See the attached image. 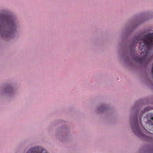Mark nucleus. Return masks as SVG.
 <instances>
[{"instance_id":"39448f33","label":"nucleus","mask_w":153,"mask_h":153,"mask_svg":"<svg viewBox=\"0 0 153 153\" xmlns=\"http://www.w3.org/2000/svg\"><path fill=\"white\" fill-rule=\"evenodd\" d=\"M145 118L147 120V123L149 125H152L153 121V115L151 113H149L146 115V117Z\"/></svg>"},{"instance_id":"20e7f679","label":"nucleus","mask_w":153,"mask_h":153,"mask_svg":"<svg viewBox=\"0 0 153 153\" xmlns=\"http://www.w3.org/2000/svg\"><path fill=\"white\" fill-rule=\"evenodd\" d=\"M27 153H48L47 151L40 147H32L29 150Z\"/></svg>"},{"instance_id":"1a4fd4ad","label":"nucleus","mask_w":153,"mask_h":153,"mask_svg":"<svg viewBox=\"0 0 153 153\" xmlns=\"http://www.w3.org/2000/svg\"><path fill=\"white\" fill-rule=\"evenodd\" d=\"M136 124H137V120H136Z\"/></svg>"},{"instance_id":"7ed1b4c3","label":"nucleus","mask_w":153,"mask_h":153,"mask_svg":"<svg viewBox=\"0 0 153 153\" xmlns=\"http://www.w3.org/2000/svg\"><path fill=\"white\" fill-rule=\"evenodd\" d=\"M132 129L133 132L137 135L142 137L143 139L147 141H150L152 140V136L150 135L149 136H147L142 134L137 124H136L135 126H133L132 127Z\"/></svg>"},{"instance_id":"f03ea898","label":"nucleus","mask_w":153,"mask_h":153,"mask_svg":"<svg viewBox=\"0 0 153 153\" xmlns=\"http://www.w3.org/2000/svg\"><path fill=\"white\" fill-rule=\"evenodd\" d=\"M16 27V22L11 16L0 13V30H3L1 35L3 37L12 36Z\"/></svg>"},{"instance_id":"f257e3e1","label":"nucleus","mask_w":153,"mask_h":153,"mask_svg":"<svg viewBox=\"0 0 153 153\" xmlns=\"http://www.w3.org/2000/svg\"><path fill=\"white\" fill-rule=\"evenodd\" d=\"M139 49L142 52L140 56L142 57H136L135 61L140 63L149 62L150 59L148 61V58L150 53V50L153 45V33H149L147 35H145L143 38H140Z\"/></svg>"},{"instance_id":"9b49d317","label":"nucleus","mask_w":153,"mask_h":153,"mask_svg":"<svg viewBox=\"0 0 153 153\" xmlns=\"http://www.w3.org/2000/svg\"><path fill=\"white\" fill-rule=\"evenodd\" d=\"M141 117L140 118V119H141Z\"/></svg>"},{"instance_id":"423d86ee","label":"nucleus","mask_w":153,"mask_h":153,"mask_svg":"<svg viewBox=\"0 0 153 153\" xmlns=\"http://www.w3.org/2000/svg\"><path fill=\"white\" fill-rule=\"evenodd\" d=\"M150 110V108L149 107H146V108L144 110L143 112V114L146 111H148Z\"/></svg>"},{"instance_id":"0eeeda50","label":"nucleus","mask_w":153,"mask_h":153,"mask_svg":"<svg viewBox=\"0 0 153 153\" xmlns=\"http://www.w3.org/2000/svg\"><path fill=\"white\" fill-rule=\"evenodd\" d=\"M151 72H152V74H153V65H152V66Z\"/></svg>"},{"instance_id":"9d476101","label":"nucleus","mask_w":153,"mask_h":153,"mask_svg":"<svg viewBox=\"0 0 153 153\" xmlns=\"http://www.w3.org/2000/svg\"><path fill=\"white\" fill-rule=\"evenodd\" d=\"M148 133H149V134H151V133H150L149 132H148Z\"/></svg>"},{"instance_id":"6e6552de","label":"nucleus","mask_w":153,"mask_h":153,"mask_svg":"<svg viewBox=\"0 0 153 153\" xmlns=\"http://www.w3.org/2000/svg\"><path fill=\"white\" fill-rule=\"evenodd\" d=\"M101 109H104V110H105V108H104V107L103 106H101V107H100V108Z\"/></svg>"}]
</instances>
